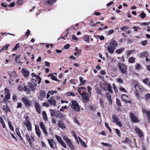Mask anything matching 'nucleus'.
I'll return each mask as SVG.
<instances>
[{"mask_svg":"<svg viewBox=\"0 0 150 150\" xmlns=\"http://www.w3.org/2000/svg\"><path fill=\"white\" fill-rule=\"evenodd\" d=\"M31 75L32 76V77H34L36 79H37L39 77V76L38 75H35V74L33 73H32L31 74Z\"/></svg>","mask_w":150,"mask_h":150,"instance_id":"obj_61","label":"nucleus"},{"mask_svg":"<svg viewBox=\"0 0 150 150\" xmlns=\"http://www.w3.org/2000/svg\"><path fill=\"white\" fill-rule=\"evenodd\" d=\"M82 98L85 103H87L89 100L88 96L87 95L82 96Z\"/></svg>","mask_w":150,"mask_h":150,"instance_id":"obj_26","label":"nucleus"},{"mask_svg":"<svg viewBox=\"0 0 150 150\" xmlns=\"http://www.w3.org/2000/svg\"><path fill=\"white\" fill-rule=\"evenodd\" d=\"M35 130L36 134L39 137H40L41 135V132L39 129L38 126L36 125L35 126Z\"/></svg>","mask_w":150,"mask_h":150,"instance_id":"obj_18","label":"nucleus"},{"mask_svg":"<svg viewBox=\"0 0 150 150\" xmlns=\"http://www.w3.org/2000/svg\"><path fill=\"white\" fill-rule=\"evenodd\" d=\"M22 101L25 105L28 106H30L32 103V101L28 100L26 98H23Z\"/></svg>","mask_w":150,"mask_h":150,"instance_id":"obj_8","label":"nucleus"},{"mask_svg":"<svg viewBox=\"0 0 150 150\" xmlns=\"http://www.w3.org/2000/svg\"><path fill=\"white\" fill-rule=\"evenodd\" d=\"M23 75L25 78H28L29 76V72L27 69H23L21 70Z\"/></svg>","mask_w":150,"mask_h":150,"instance_id":"obj_9","label":"nucleus"},{"mask_svg":"<svg viewBox=\"0 0 150 150\" xmlns=\"http://www.w3.org/2000/svg\"><path fill=\"white\" fill-rule=\"evenodd\" d=\"M136 69L139 70L141 68V66L140 64H137L135 67Z\"/></svg>","mask_w":150,"mask_h":150,"instance_id":"obj_56","label":"nucleus"},{"mask_svg":"<svg viewBox=\"0 0 150 150\" xmlns=\"http://www.w3.org/2000/svg\"><path fill=\"white\" fill-rule=\"evenodd\" d=\"M48 141L50 145L51 148L54 149V148L53 146H54V145H55V147H56V143L54 142L53 139H48Z\"/></svg>","mask_w":150,"mask_h":150,"instance_id":"obj_14","label":"nucleus"},{"mask_svg":"<svg viewBox=\"0 0 150 150\" xmlns=\"http://www.w3.org/2000/svg\"><path fill=\"white\" fill-rule=\"evenodd\" d=\"M101 107L103 108L104 106V104L103 99L101 98L99 99Z\"/></svg>","mask_w":150,"mask_h":150,"instance_id":"obj_35","label":"nucleus"},{"mask_svg":"<svg viewBox=\"0 0 150 150\" xmlns=\"http://www.w3.org/2000/svg\"><path fill=\"white\" fill-rule=\"evenodd\" d=\"M105 126L108 128L109 132H112V130L110 127L109 125H108V123L105 122Z\"/></svg>","mask_w":150,"mask_h":150,"instance_id":"obj_47","label":"nucleus"},{"mask_svg":"<svg viewBox=\"0 0 150 150\" xmlns=\"http://www.w3.org/2000/svg\"><path fill=\"white\" fill-rule=\"evenodd\" d=\"M31 81L33 83L35 86L36 87L37 85V83L36 82V80L34 79H31Z\"/></svg>","mask_w":150,"mask_h":150,"instance_id":"obj_52","label":"nucleus"},{"mask_svg":"<svg viewBox=\"0 0 150 150\" xmlns=\"http://www.w3.org/2000/svg\"><path fill=\"white\" fill-rule=\"evenodd\" d=\"M118 66L121 72L123 74H125L127 71V66L123 64L119 63Z\"/></svg>","mask_w":150,"mask_h":150,"instance_id":"obj_4","label":"nucleus"},{"mask_svg":"<svg viewBox=\"0 0 150 150\" xmlns=\"http://www.w3.org/2000/svg\"><path fill=\"white\" fill-rule=\"evenodd\" d=\"M24 90L26 92V93L28 94H29L30 93V90L27 88V87L26 86H24L23 88Z\"/></svg>","mask_w":150,"mask_h":150,"instance_id":"obj_28","label":"nucleus"},{"mask_svg":"<svg viewBox=\"0 0 150 150\" xmlns=\"http://www.w3.org/2000/svg\"><path fill=\"white\" fill-rule=\"evenodd\" d=\"M8 73L10 76V78L9 80V82L11 83V81H12V78L13 77V76H14V75L16 74L15 72L14 71H9L8 72Z\"/></svg>","mask_w":150,"mask_h":150,"instance_id":"obj_16","label":"nucleus"},{"mask_svg":"<svg viewBox=\"0 0 150 150\" xmlns=\"http://www.w3.org/2000/svg\"><path fill=\"white\" fill-rule=\"evenodd\" d=\"M20 47L19 43L16 44L15 46L14 47V49H13V51H15L17 50Z\"/></svg>","mask_w":150,"mask_h":150,"instance_id":"obj_54","label":"nucleus"},{"mask_svg":"<svg viewBox=\"0 0 150 150\" xmlns=\"http://www.w3.org/2000/svg\"><path fill=\"white\" fill-rule=\"evenodd\" d=\"M145 98L147 100H149L150 99V94L147 93L145 95Z\"/></svg>","mask_w":150,"mask_h":150,"instance_id":"obj_44","label":"nucleus"},{"mask_svg":"<svg viewBox=\"0 0 150 150\" xmlns=\"http://www.w3.org/2000/svg\"><path fill=\"white\" fill-rule=\"evenodd\" d=\"M50 111L52 116H54L60 119H62L63 117V114L59 111L50 109Z\"/></svg>","mask_w":150,"mask_h":150,"instance_id":"obj_1","label":"nucleus"},{"mask_svg":"<svg viewBox=\"0 0 150 150\" xmlns=\"http://www.w3.org/2000/svg\"><path fill=\"white\" fill-rule=\"evenodd\" d=\"M28 86L32 91H34L36 89V87L31 83H29Z\"/></svg>","mask_w":150,"mask_h":150,"instance_id":"obj_21","label":"nucleus"},{"mask_svg":"<svg viewBox=\"0 0 150 150\" xmlns=\"http://www.w3.org/2000/svg\"><path fill=\"white\" fill-rule=\"evenodd\" d=\"M78 138L81 145L85 147H86L87 146L86 145L85 142L84 141H83L79 137H78Z\"/></svg>","mask_w":150,"mask_h":150,"instance_id":"obj_27","label":"nucleus"},{"mask_svg":"<svg viewBox=\"0 0 150 150\" xmlns=\"http://www.w3.org/2000/svg\"><path fill=\"white\" fill-rule=\"evenodd\" d=\"M47 102L50 105L55 107L56 106V103L54 97V96H52L49 99L47 100Z\"/></svg>","mask_w":150,"mask_h":150,"instance_id":"obj_5","label":"nucleus"},{"mask_svg":"<svg viewBox=\"0 0 150 150\" xmlns=\"http://www.w3.org/2000/svg\"><path fill=\"white\" fill-rule=\"evenodd\" d=\"M147 115L148 121L150 122V111L149 112H147Z\"/></svg>","mask_w":150,"mask_h":150,"instance_id":"obj_62","label":"nucleus"},{"mask_svg":"<svg viewBox=\"0 0 150 150\" xmlns=\"http://www.w3.org/2000/svg\"><path fill=\"white\" fill-rule=\"evenodd\" d=\"M89 108L93 111H95L97 108L96 106L92 105H89Z\"/></svg>","mask_w":150,"mask_h":150,"instance_id":"obj_39","label":"nucleus"},{"mask_svg":"<svg viewBox=\"0 0 150 150\" xmlns=\"http://www.w3.org/2000/svg\"><path fill=\"white\" fill-rule=\"evenodd\" d=\"M51 79L52 80H54L56 81H59L55 77V76L54 75L52 76Z\"/></svg>","mask_w":150,"mask_h":150,"instance_id":"obj_48","label":"nucleus"},{"mask_svg":"<svg viewBox=\"0 0 150 150\" xmlns=\"http://www.w3.org/2000/svg\"><path fill=\"white\" fill-rule=\"evenodd\" d=\"M147 43V40H144L141 42V43L142 45L145 46L146 45Z\"/></svg>","mask_w":150,"mask_h":150,"instance_id":"obj_59","label":"nucleus"},{"mask_svg":"<svg viewBox=\"0 0 150 150\" xmlns=\"http://www.w3.org/2000/svg\"><path fill=\"white\" fill-rule=\"evenodd\" d=\"M72 132L74 138L76 140H77L78 137L76 135L75 132L74 131H72Z\"/></svg>","mask_w":150,"mask_h":150,"instance_id":"obj_55","label":"nucleus"},{"mask_svg":"<svg viewBox=\"0 0 150 150\" xmlns=\"http://www.w3.org/2000/svg\"><path fill=\"white\" fill-rule=\"evenodd\" d=\"M101 144L105 146H108L109 147H112V145L111 144L107 143H105L103 142H102Z\"/></svg>","mask_w":150,"mask_h":150,"instance_id":"obj_40","label":"nucleus"},{"mask_svg":"<svg viewBox=\"0 0 150 150\" xmlns=\"http://www.w3.org/2000/svg\"><path fill=\"white\" fill-rule=\"evenodd\" d=\"M89 37L88 35H85L84 36L83 40H84L86 41V42L87 43H89Z\"/></svg>","mask_w":150,"mask_h":150,"instance_id":"obj_33","label":"nucleus"},{"mask_svg":"<svg viewBox=\"0 0 150 150\" xmlns=\"http://www.w3.org/2000/svg\"><path fill=\"white\" fill-rule=\"evenodd\" d=\"M115 49L114 48L111 47L110 46L108 47L107 50L111 54H112L115 50Z\"/></svg>","mask_w":150,"mask_h":150,"instance_id":"obj_24","label":"nucleus"},{"mask_svg":"<svg viewBox=\"0 0 150 150\" xmlns=\"http://www.w3.org/2000/svg\"><path fill=\"white\" fill-rule=\"evenodd\" d=\"M58 127L62 129H65L66 128V127L63 121L61 120H59L58 122Z\"/></svg>","mask_w":150,"mask_h":150,"instance_id":"obj_11","label":"nucleus"},{"mask_svg":"<svg viewBox=\"0 0 150 150\" xmlns=\"http://www.w3.org/2000/svg\"><path fill=\"white\" fill-rule=\"evenodd\" d=\"M112 118L113 121L114 122H115L116 123L118 121V117L116 116L113 115L112 116Z\"/></svg>","mask_w":150,"mask_h":150,"instance_id":"obj_32","label":"nucleus"},{"mask_svg":"<svg viewBox=\"0 0 150 150\" xmlns=\"http://www.w3.org/2000/svg\"><path fill=\"white\" fill-rule=\"evenodd\" d=\"M117 42L114 40H112L110 43V46L111 47L114 48L115 49L116 47L117 46Z\"/></svg>","mask_w":150,"mask_h":150,"instance_id":"obj_19","label":"nucleus"},{"mask_svg":"<svg viewBox=\"0 0 150 150\" xmlns=\"http://www.w3.org/2000/svg\"><path fill=\"white\" fill-rule=\"evenodd\" d=\"M129 140L128 138H126L125 141H122V142L124 143H129Z\"/></svg>","mask_w":150,"mask_h":150,"instance_id":"obj_58","label":"nucleus"},{"mask_svg":"<svg viewBox=\"0 0 150 150\" xmlns=\"http://www.w3.org/2000/svg\"><path fill=\"white\" fill-rule=\"evenodd\" d=\"M23 0H18L17 2V3L19 5H22L23 4Z\"/></svg>","mask_w":150,"mask_h":150,"instance_id":"obj_63","label":"nucleus"},{"mask_svg":"<svg viewBox=\"0 0 150 150\" xmlns=\"http://www.w3.org/2000/svg\"><path fill=\"white\" fill-rule=\"evenodd\" d=\"M45 92L43 90H41L40 91L39 96H38V97L39 99L41 100L43 98H44L45 97Z\"/></svg>","mask_w":150,"mask_h":150,"instance_id":"obj_10","label":"nucleus"},{"mask_svg":"<svg viewBox=\"0 0 150 150\" xmlns=\"http://www.w3.org/2000/svg\"><path fill=\"white\" fill-rule=\"evenodd\" d=\"M116 103L119 106H121V105L119 100L118 99L116 98Z\"/></svg>","mask_w":150,"mask_h":150,"instance_id":"obj_57","label":"nucleus"},{"mask_svg":"<svg viewBox=\"0 0 150 150\" xmlns=\"http://www.w3.org/2000/svg\"><path fill=\"white\" fill-rule=\"evenodd\" d=\"M4 111L6 112V113L10 111V108L7 105H4L3 108Z\"/></svg>","mask_w":150,"mask_h":150,"instance_id":"obj_23","label":"nucleus"},{"mask_svg":"<svg viewBox=\"0 0 150 150\" xmlns=\"http://www.w3.org/2000/svg\"><path fill=\"white\" fill-rule=\"evenodd\" d=\"M74 122L76 124L78 125H79L80 124L79 121L77 120V118L74 117Z\"/></svg>","mask_w":150,"mask_h":150,"instance_id":"obj_42","label":"nucleus"},{"mask_svg":"<svg viewBox=\"0 0 150 150\" xmlns=\"http://www.w3.org/2000/svg\"><path fill=\"white\" fill-rule=\"evenodd\" d=\"M40 126L41 128L42 129L44 133L46 135H47V132L45 128V126L42 122H40Z\"/></svg>","mask_w":150,"mask_h":150,"instance_id":"obj_13","label":"nucleus"},{"mask_svg":"<svg viewBox=\"0 0 150 150\" xmlns=\"http://www.w3.org/2000/svg\"><path fill=\"white\" fill-rule=\"evenodd\" d=\"M71 108L76 112L79 111L80 108L78 102L76 100H73L71 101Z\"/></svg>","mask_w":150,"mask_h":150,"instance_id":"obj_3","label":"nucleus"},{"mask_svg":"<svg viewBox=\"0 0 150 150\" xmlns=\"http://www.w3.org/2000/svg\"><path fill=\"white\" fill-rule=\"evenodd\" d=\"M43 106H45L47 108L49 107L50 106V104L48 103H44L42 104Z\"/></svg>","mask_w":150,"mask_h":150,"instance_id":"obj_51","label":"nucleus"},{"mask_svg":"<svg viewBox=\"0 0 150 150\" xmlns=\"http://www.w3.org/2000/svg\"><path fill=\"white\" fill-rule=\"evenodd\" d=\"M62 138L70 149L71 150H74V147L73 145L71 140L65 135H63Z\"/></svg>","mask_w":150,"mask_h":150,"instance_id":"obj_2","label":"nucleus"},{"mask_svg":"<svg viewBox=\"0 0 150 150\" xmlns=\"http://www.w3.org/2000/svg\"><path fill=\"white\" fill-rule=\"evenodd\" d=\"M148 52L147 51L143 52L142 53L140 54V56L142 57H144L145 56H147L148 55Z\"/></svg>","mask_w":150,"mask_h":150,"instance_id":"obj_31","label":"nucleus"},{"mask_svg":"<svg viewBox=\"0 0 150 150\" xmlns=\"http://www.w3.org/2000/svg\"><path fill=\"white\" fill-rule=\"evenodd\" d=\"M122 99L124 101L128 103H130V101H127V100L128 99V96L127 95H121Z\"/></svg>","mask_w":150,"mask_h":150,"instance_id":"obj_22","label":"nucleus"},{"mask_svg":"<svg viewBox=\"0 0 150 150\" xmlns=\"http://www.w3.org/2000/svg\"><path fill=\"white\" fill-rule=\"evenodd\" d=\"M8 125L9 127L11 130L12 131H13L14 130V129L10 121L8 122Z\"/></svg>","mask_w":150,"mask_h":150,"instance_id":"obj_37","label":"nucleus"},{"mask_svg":"<svg viewBox=\"0 0 150 150\" xmlns=\"http://www.w3.org/2000/svg\"><path fill=\"white\" fill-rule=\"evenodd\" d=\"M130 117L131 120L133 122H138V121L137 117L133 113H131Z\"/></svg>","mask_w":150,"mask_h":150,"instance_id":"obj_15","label":"nucleus"},{"mask_svg":"<svg viewBox=\"0 0 150 150\" xmlns=\"http://www.w3.org/2000/svg\"><path fill=\"white\" fill-rule=\"evenodd\" d=\"M108 90L109 91L110 93H113V91L112 89V87L110 86V84H109L108 85Z\"/></svg>","mask_w":150,"mask_h":150,"instance_id":"obj_41","label":"nucleus"},{"mask_svg":"<svg viewBox=\"0 0 150 150\" xmlns=\"http://www.w3.org/2000/svg\"><path fill=\"white\" fill-rule=\"evenodd\" d=\"M120 89L121 91H123L125 93H127V92L126 90L124 88L122 87H120Z\"/></svg>","mask_w":150,"mask_h":150,"instance_id":"obj_60","label":"nucleus"},{"mask_svg":"<svg viewBox=\"0 0 150 150\" xmlns=\"http://www.w3.org/2000/svg\"><path fill=\"white\" fill-rule=\"evenodd\" d=\"M24 123L26 126L28 130H31L32 127L31 124L29 120H27V122H24Z\"/></svg>","mask_w":150,"mask_h":150,"instance_id":"obj_17","label":"nucleus"},{"mask_svg":"<svg viewBox=\"0 0 150 150\" xmlns=\"http://www.w3.org/2000/svg\"><path fill=\"white\" fill-rule=\"evenodd\" d=\"M67 96H75V94L71 92H69L67 93Z\"/></svg>","mask_w":150,"mask_h":150,"instance_id":"obj_50","label":"nucleus"},{"mask_svg":"<svg viewBox=\"0 0 150 150\" xmlns=\"http://www.w3.org/2000/svg\"><path fill=\"white\" fill-rule=\"evenodd\" d=\"M106 96L109 101V103L110 104H112V102L110 94L109 93H107Z\"/></svg>","mask_w":150,"mask_h":150,"instance_id":"obj_25","label":"nucleus"},{"mask_svg":"<svg viewBox=\"0 0 150 150\" xmlns=\"http://www.w3.org/2000/svg\"><path fill=\"white\" fill-rule=\"evenodd\" d=\"M115 131H116V132L118 136L119 137H120L121 136V134H120V130L117 129H115Z\"/></svg>","mask_w":150,"mask_h":150,"instance_id":"obj_49","label":"nucleus"},{"mask_svg":"<svg viewBox=\"0 0 150 150\" xmlns=\"http://www.w3.org/2000/svg\"><path fill=\"white\" fill-rule=\"evenodd\" d=\"M135 61V59L133 57H130L128 59V61L130 63H134Z\"/></svg>","mask_w":150,"mask_h":150,"instance_id":"obj_34","label":"nucleus"},{"mask_svg":"<svg viewBox=\"0 0 150 150\" xmlns=\"http://www.w3.org/2000/svg\"><path fill=\"white\" fill-rule=\"evenodd\" d=\"M80 80V82L81 83L80 85H82L85 83L86 82V80H83V79L82 77H80L79 78Z\"/></svg>","mask_w":150,"mask_h":150,"instance_id":"obj_38","label":"nucleus"},{"mask_svg":"<svg viewBox=\"0 0 150 150\" xmlns=\"http://www.w3.org/2000/svg\"><path fill=\"white\" fill-rule=\"evenodd\" d=\"M148 80H149V79H148L146 78V79H144L142 81L145 84H147L148 82Z\"/></svg>","mask_w":150,"mask_h":150,"instance_id":"obj_64","label":"nucleus"},{"mask_svg":"<svg viewBox=\"0 0 150 150\" xmlns=\"http://www.w3.org/2000/svg\"><path fill=\"white\" fill-rule=\"evenodd\" d=\"M42 114L44 120L46 121H47V117L46 112L43 111Z\"/></svg>","mask_w":150,"mask_h":150,"instance_id":"obj_30","label":"nucleus"},{"mask_svg":"<svg viewBox=\"0 0 150 150\" xmlns=\"http://www.w3.org/2000/svg\"><path fill=\"white\" fill-rule=\"evenodd\" d=\"M135 93L136 94V96L139 99L140 98H142V96H140V95L138 93L137 91H136Z\"/></svg>","mask_w":150,"mask_h":150,"instance_id":"obj_53","label":"nucleus"},{"mask_svg":"<svg viewBox=\"0 0 150 150\" xmlns=\"http://www.w3.org/2000/svg\"><path fill=\"white\" fill-rule=\"evenodd\" d=\"M136 132L139 134L140 137H142L143 136V134L141 130L138 128H136L135 129Z\"/></svg>","mask_w":150,"mask_h":150,"instance_id":"obj_20","label":"nucleus"},{"mask_svg":"<svg viewBox=\"0 0 150 150\" xmlns=\"http://www.w3.org/2000/svg\"><path fill=\"white\" fill-rule=\"evenodd\" d=\"M5 93L6 94V96L3 99L4 102H6L7 100L10 98L9 91L7 88L5 89Z\"/></svg>","mask_w":150,"mask_h":150,"instance_id":"obj_7","label":"nucleus"},{"mask_svg":"<svg viewBox=\"0 0 150 150\" xmlns=\"http://www.w3.org/2000/svg\"><path fill=\"white\" fill-rule=\"evenodd\" d=\"M55 137L57 141L64 148H67V146L65 142L62 140L61 137L57 135H56Z\"/></svg>","mask_w":150,"mask_h":150,"instance_id":"obj_6","label":"nucleus"},{"mask_svg":"<svg viewBox=\"0 0 150 150\" xmlns=\"http://www.w3.org/2000/svg\"><path fill=\"white\" fill-rule=\"evenodd\" d=\"M35 107L38 113H40L41 112L40 105L37 101L35 102Z\"/></svg>","mask_w":150,"mask_h":150,"instance_id":"obj_12","label":"nucleus"},{"mask_svg":"<svg viewBox=\"0 0 150 150\" xmlns=\"http://www.w3.org/2000/svg\"><path fill=\"white\" fill-rule=\"evenodd\" d=\"M10 46V44H7L0 50V52L2 51H5L7 49L8 47Z\"/></svg>","mask_w":150,"mask_h":150,"instance_id":"obj_29","label":"nucleus"},{"mask_svg":"<svg viewBox=\"0 0 150 150\" xmlns=\"http://www.w3.org/2000/svg\"><path fill=\"white\" fill-rule=\"evenodd\" d=\"M140 16L143 19L146 17V14L144 13L143 12L140 13Z\"/></svg>","mask_w":150,"mask_h":150,"instance_id":"obj_46","label":"nucleus"},{"mask_svg":"<svg viewBox=\"0 0 150 150\" xmlns=\"http://www.w3.org/2000/svg\"><path fill=\"white\" fill-rule=\"evenodd\" d=\"M56 0H48L46 1V3L52 4L54 3Z\"/></svg>","mask_w":150,"mask_h":150,"instance_id":"obj_43","label":"nucleus"},{"mask_svg":"<svg viewBox=\"0 0 150 150\" xmlns=\"http://www.w3.org/2000/svg\"><path fill=\"white\" fill-rule=\"evenodd\" d=\"M16 133L17 134V135L21 138V139L22 140V139L21 137V135L20 134V132L19 131V129H18V128H17L16 129Z\"/></svg>","mask_w":150,"mask_h":150,"instance_id":"obj_36","label":"nucleus"},{"mask_svg":"<svg viewBox=\"0 0 150 150\" xmlns=\"http://www.w3.org/2000/svg\"><path fill=\"white\" fill-rule=\"evenodd\" d=\"M124 48H122L120 49H119L117 50L116 51V52L117 53H121L123 50Z\"/></svg>","mask_w":150,"mask_h":150,"instance_id":"obj_45","label":"nucleus"}]
</instances>
